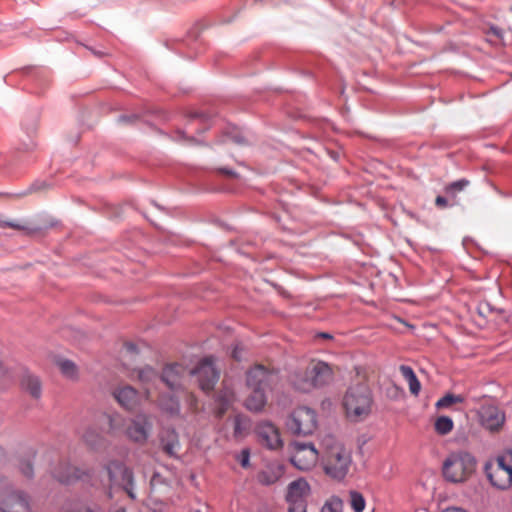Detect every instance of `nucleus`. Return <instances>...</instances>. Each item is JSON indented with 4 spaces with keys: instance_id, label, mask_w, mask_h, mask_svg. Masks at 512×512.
I'll use <instances>...</instances> for the list:
<instances>
[{
    "instance_id": "obj_25",
    "label": "nucleus",
    "mask_w": 512,
    "mask_h": 512,
    "mask_svg": "<svg viewBox=\"0 0 512 512\" xmlns=\"http://www.w3.org/2000/svg\"><path fill=\"white\" fill-rule=\"evenodd\" d=\"M99 421L108 423V425H109L108 431L109 432H117L123 426V419L117 413H114L111 415L103 413L100 415Z\"/></svg>"
},
{
    "instance_id": "obj_51",
    "label": "nucleus",
    "mask_w": 512,
    "mask_h": 512,
    "mask_svg": "<svg viewBox=\"0 0 512 512\" xmlns=\"http://www.w3.org/2000/svg\"><path fill=\"white\" fill-rule=\"evenodd\" d=\"M225 397H226V404L228 403V389L226 388V394H225Z\"/></svg>"
},
{
    "instance_id": "obj_35",
    "label": "nucleus",
    "mask_w": 512,
    "mask_h": 512,
    "mask_svg": "<svg viewBox=\"0 0 512 512\" xmlns=\"http://www.w3.org/2000/svg\"><path fill=\"white\" fill-rule=\"evenodd\" d=\"M235 459L243 468H248L250 466V450L248 448L242 449L240 453L236 454Z\"/></svg>"
},
{
    "instance_id": "obj_46",
    "label": "nucleus",
    "mask_w": 512,
    "mask_h": 512,
    "mask_svg": "<svg viewBox=\"0 0 512 512\" xmlns=\"http://www.w3.org/2000/svg\"><path fill=\"white\" fill-rule=\"evenodd\" d=\"M158 477L159 475L158 474H155L153 476V478L151 479V486L154 487V485L156 484V482L158 481Z\"/></svg>"
},
{
    "instance_id": "obj_36",
    "label": "nucleus",
    "mask_w": 512,
    "mask_h": 512,
    "mask_svg": "<svg viewBox=\"0 0 512 512\" xmlns=\"http://www.w3.org/2000/svg\"><path fill=\"white\" fill-rule=\"evenodd\" d=\"M324 509L330 512H341L342 501L339 498H334L325 504Z\"/></svg>"
},
{
    "instance_id": "obj_32",
    "label": "nucleus",
    "mask_w": 512,
    "mask_h": 512,
    "mask_svg": "<svg viewBox=\"0 0 512 512\" xmlns=\"http://www.w3.org/2000/svg\"><path fill=\"white\" fill-rule=\"evenodd\" d=\"M469 184V180L465 178L453 181L445 187V193L455 197L458 192L463 191Z\"/></svg>"
},
{
    "instance_id": "obj_52",
    "label": "nucleus",
    "mask_w": 512,
    "mask_h": 512,
    "mask_svg": "<svg viewBox=\"0 0 512 512\" xmlns=\"http://www.w3.org/2000/svg\"><path fill=\"white\" fill-rule=\"evenodd\" d=\"M116 512H126L124 508H119Z\"/></svg>"
},
{
    "instance_id": "obj_44",
    "label": "nucleus",
    "mask_w": 512,
    "mask_h": 512,
    "mask_svg": "<svg viewBox=\"0 0 512 512\" xmlns=\"http://www.w3.org/2000/svg\"><path fill=\"white\" fill-rule=\"evenodd\" d=\"M441 512H468V511L461 507L451 506V507H447V508L443 509Z\"/></svg>"
},
{
    "instance_id": "obj_27",
    "label": "nucleus",
    "mask_w": 512,
    "mask_h": 512,
    "mask_svg": "<svg viewBox=\"0 0 512 512\" xmlns=\"http://www.w3.org/2000/svg\"><path fill=\"white\" fill-rule=\"evenodd\" d=\"M57 366L61 371L62 375L69 379H75L77 377V366L70 360L59 359Z\"/></svg>"
},
{
    "instance_id": "obj_22",
    "label": "nucleus",
    "mask_w": 512,
    "mask_h": 512,
    "mask_svg": "<svg viewBox=\"0 0 512 512\" xmlns=\"http://www.w3.org/2000/svg\"><path fill=\"white\" fill-rule=\"evenodd\" d=\"M399 370L403 378L408 382L410 393L418 396L421 390V384L413 369L408 365H401Z\"/></svg>"
},
{
    "instance_id": "obj_4",
    "label": "nucleus",
    "mask_w": 512,
    "mask_h": 512,
    "mask_svg": "<svg viewBox=\"0 0 512 512\" xmlns=\"http://www.w3.org/2000/svg\"><path fill=\"white\" fill-rule=\"evenodd\" d=\"M476 467L474 456L466 451L451 453L443 463V475L452 483L464 481Z\"/></svg>"
},
{
    "instance_id": "obj_2",
    "label": "nucleus",
    "mask_w": 512,
    "mask_h": 512,
    "mask_svg": "<svg viewBox=\"0 0 512 512\" xmlns=\"http://www.w3.org/2000/svg\"><path fill=\"white\" fill-rule=\"evenodd\" d=\"M322 444L324 450L321 461L325 474L336 480L344 479L352 464L351 451L332 436L325 437Z\"/></svg>"
},
{
    "instance_id": "obj_50",
    "label": "nucleus",
    "mask_w": 512,
    "mask_h": 512,
    "mask_svg": "<svg viewBox=\"0 0 512 512\" xmlns=\"http://www.w3.org/2000/svg\"><path fill=\"white\" fill-rule=\"evenodd\" d=\"M222 411H223V407H222V403L220 402L219 403V408H218L219 414L222 413Z\"/></svg>"
},
{
    "instance_id": "obj_16",
    "label": "nucleus",
    "mask_w": 512,
    "mask_h": 512,
    "mask_svg": "<svg viewBox=\"0 0 512 512\" xmlns=\"http://www.w3.org/2000/svg\"><path fill=\"white\" fill-rule=\"evenodd\" d=\"M117 402L126 410L132 411L139 404L138 392L131 386H123L114 391Z\"/></svg>"
},
{
    "instance_id": "obj_30",
    "label": "nucleus",
    "mask_w": 512,
    "mask_h": 512,
    "mask_svg": "<svg viewBox=\"0 0 512 512\" xmlns=\"http://www.w3.org/2000/svg\"><path fill=\"white\" fill-rule=\"evenodd\" d=\"M138 378L143 384L154 383L158 380V373L152 367L146 366L138 371Z\"/></svg>"
},
{
    "instance_id": "obj_6",
    "label": "nucleus",
    "mask_w": 512,
    "mask_h": 512,
    "mask_svg": "<svg viewBox=\"0 0 512 512\" xmlns=\"http://www.w3.org/2000/svg\"><path fill=\"white\" fill-rule=\"evenodd\" d=\"M288 431L297 436L312 434L317 428V414L308 407L296 408L286 421Z\"/></svg>"
},
{
    "instance_id": "obj_20",
    "label": "nucleus",
    "mask_w": 512,
    "mask_h": 512,
    "mask_svg": "<svg viewBox=\"0 0 512 512\" xmlns=\"http://www.w3.org/2000/svg\"><path fill=\"white\" fill-rule=\"evenodd\" d=\"M292 385L301 392H309L314 389L311 376L309 374V366L304 371H297L292 375Z\"/></svg>"
},
{
    "instance_id": "obj_45",
    "label": "nucleus",
    "mask_w": 512,
    "mask_h": 512,
    "mask_svg": "<svg viewBox=\"0 0 512 512\" xmlns=\"http://www.w3.org/2000/svg\"><path fill=\"white\" fill-rule=\"evenodd\" d=\"M124 347L127 350V352H130V353H134L137 350L136 345L131 342L126 343Z\"/></svg>"
},
{
    "instance_id": "obj_38",
    "label": "nucleus",
    "mask_w": 512,
    "mask_h": 512,
    "mask_svg": "<svg viewBox=\"0 0 512 512\" xmlns=\"http://www.w3.org/2000/svg\"><path fill=\"white\" fill-rule=\"evenodd\" d=\"M10 383V375L0 363V389H4Z\"/></svg>"
},
{
    "instance_id": "obj_37",
    "label": "nucleus",
    "mask_w": 512,
    "mask_h": 512,
    "mask_svg": "<svg viewBox=\"0 0 512 512\" xmlns=\"http://www.w3.org/2000/svg\"><path fill=\"white\" fill-rule=\"evenodd\" d=\"M0 227L13 228L16 230H27L28 229L25 225H22L17 221H10V220H3V219H0Z\"/></svg>"
},
{
    "instance_id": "obj_53",
    "label": "nucleus",
    "mask_w": 512,
    "mask_h": 512,
    "mask_svg": "<svg viewBox=\"0 0 512 512\" xmlns=\"http://www.w3.org/2000/svg\"><path fill=\"white\" fill-rule=\"evenodd\" d=\"M493 32H494L496 35H499V33H498V30H497V29L493 28Z\"/></svg>"
},
{
    "instance_id": "obj_41",
    "label": "nucleus",
    "mask_w": 512,
    "mask_h": 512,
    "mask_svg": "<svg viewBox=\"0 0 512 512\" xmlns=\"http://www.w3.org/2000/svg\"><path fill=\"white\" fill-rule=\"evenodd\" d=\"M435 204H436V206H438L440 208H445L448 206V200L444 196L439 195L435 199Z\"/></svg>"
},
{
    "instance_id": "obj_1",
    "label": "nucleus",
    "mask_w": 512,
    "mask_h": 512,
    "mask_svg": "<svg viewBox=\"0 0 512 512\" xmlns=\"http://www.w3.org/2000/svg\"><path fill=\"white\" fill-rule=\"evenodd\" d=\"M279 375L276 371L263 365H255L247 372L246 384L251 390L244 401L247 410L258 413L267 404V392L278 383Z\"/></svg>"
},
{
    "instance_id": "obj_11",
    "label": "nucleus",
    "mask_w": 512,
    "mask_h": 512,
    "mask_svg": "<svg viewBox=\"0 0 512 512\" xmlns=\"http://www.w3.org/2000/svg\"><path fill=\"white\" fill-rule=\"evenodd\" d=\"M258 442L269 450L282 448L283 441L278 428L269 421H261L255 427Z\"/></svg>"
},
{
    "instance_id": "obj_42",
    "label": "nucleus",
    "mask_w": 512,
    "mask_h": 512,
    "mask_svg": "<svg viewBox=\"0 0 512 512\" xmlns=\"http://www.w3.org/2000/svg\"><path fill=\"white\" fill-rule=\"evenodd\" d=\"M288 512H307V506H288Z\"/></svg>"
},
{
    "instance_id": "obj_47",
    "label": "nucleus",
    "mask_w": 512,
    "mask_h": 512,
    "mask_svg": "<svg viewBox=\"0 0 512 512\" xmlns=\"http://www.w3.org/2000/svg\"><path fill=\"white\" fill-rule=\"evenodd\" d=\"M225 173H226V179H227L228 177H230V176H234V175H235L231 170H228L227 168H226V170H225Z\"/></svg>"
},
{
    "instance_id": "obj_43",
    "label": "nucleus",
    "mask_w": 512,
    "mask_h": 512,
    "mask_svg": "<svg viewBox=\"0 0 512 512\" xmlns=\"http://www.w3.org/2000/svg\"><path fill=\"white\" fill-rule=\"evenodd\" d=\"M29 141L28 143H24L22 149L25 151L32 150L35 147L34 141L31 139L30 135H28Z\"/></svg>"
},
{
    "instance_id": "obj_8",
    "label": "nucleus",
    "mask_w": 512,
    "mask_h": 512,
    "mask_svg": "<svg viewBox=\"0 0 512 512\" xmlns=\"http://www.w3.org/2000/svg\"><path fill=\"white\" fill-rule=\"evenodd\" d=\"M111 487L119 486L134 500V477L133 472L123 463L112 461L106 466Z\"/></svg>"
},
{
    "instance_id": "obj_49",
    "label": "nucleus",
    "mask_w": 512,
    "mask_h": 512,
    "mask_svg": "<svg viewBox=\"0 0 512 512\" xmlns=\"http://www.w3.org/2000/svg\"><path fill=\"white\" fill-rule=\"evenodd\" d=\"M129 118L127 116H120L119 117V120L120 121H127Z\"/></svg>"
},
{
    "instance_id": "obj_3",
    "label": "nucleus",
    "mask_w": 512,
    "mask_h": 512,
    "mask_svg": "<svg viewBox=\"0 0 512 512\" xmlns=\"http://www.w3.org/2000/svg\"><path fill=\"white\" fill-rule=\"evenodd\" d=\"M372 402L371 390L364 383L349 387L343 398L346 415L352 421L366 418L371 412Z\"/></svg>"
},
{
    "instance_id": "obj_18",
    "label": "nucleus",
    "mask_w": 512,
    "mask_h": 512,
    "mask_svg": "<svg viewBox=\"0 0 512 512\" xmlns=\"http://www.w3.org/2000/svg\"><path fill=\"white\" fill-rule=\"evenodd\" d=\"M85 473L80 469L72 467L69 463L64 462L53 471V476L61 483L70 484L77 480L83 479Z\"/></svg>"
},
{
    "instance_id": "obj_12",
    "label": "nucleus",
    "mask_w": 512,
    "mask_h": 512,
    "mask_svg": "<svg viewBox=\"0 0 512 512\" xmlns=\"http://www.w3.org/2000/svg\"><path fill=\"white\" fill-rule=\"evenodd\" d=\"M310 493L309 483L304 478H298L288 484L285 499L288 506H307Z\"/></svg>"
},
{
    "instance_id": "obj_19",
    "label": "nucleus",
    "mask_w": 512,
    "mask_h": 512,
    "mask_svg": "<svg viewBox=\"0 0 512 512\" xmlns=\"http://www.w3.org/2000/svg\"><path fill=\"white\" fill-rule=\"evenodd\" d=\"M284 468L279 464H271L260 471L257 475V481L262 485H272L276 483L283 475Z\"/></svg>"
},
{
    "instance_id": "obj_33",
    "label": "nucleus",
    "mask_w": 512,
    "mask_h": 512,
    "mask_svg": "<svg viewBox=\"0 0 512 512\" xmlns=\"http://www.w3.org/2000/svg\"><path fill=\"white\" fill-rule=\"evenodd\" d=\"M170 438L171 439H167V440L162 439L163 449L169 456L174 457V456H176V453L179 449L180 444L177 439V436L174 433H172L170 435Z\"/></svg>"
},
{
    "instance_id": "obj_24",
    "label": "nucleus",
    "mask_w": 512,
    "mask_h": 512,
    "mask_svg": "<svg viewBox=\"0 0 512 512\" xmlns=\"http://www.w3.org/2000/svg\"><path fill=\"white\" fill-rule=\"evenodd\" d=\"M161 409L171 415H176L180 411V403L174 395H161L159 398Z\"/></svg>"
},
{
    "instance_id": "obj_17",
    "label": "nucleus",
    "mask_w": 512,
    "mask_h": 512,
    "mask_svg": "<svg viewBox=\"0 0 512 512\" xmlns=\"http://www.w3.org/2000/svg\"><path fill=\"white\" fill-rule=\"evenodd\" d=\"M183 367L179 364L167 365L162 372L160 380L167 385L171 391H178L181 388V377Z\"/></svg>"
},
{
    "instance_id": "obj_13",
    "label": "nucleus",
    "mask_w": 512,
    "mask_h": 512,
    "mask_svg": "<svg viewBox=\"0 0 512 512\" xmlns=\"http://www.w3.org/2000/svg\"><path fill=\"white\" fill-rule=\"evenodd\" d=\"M480 420L485 429L497 432L504 425L505 414L497 406L486 405L481 408Z\"/></svg>"
},
{
    "instance_id": "obj_28",
    "label": "nucleus",
    "mask_w": 512,
    "mask_h": 512,
    "mask_svg": "<svg viewBox=\"0 0 512 512\" xmlns=\"http://www.w3.org/2000/svg\"><path fill=\"white\" fill-rule=\"evenodd\" d=\"M454 423L453 420L448 416H440L436 419L434 423L435 431L439 435H446L453 430Z\"/></svg>"
},
{
    "instance_id": "obj_5",
    "label": "nucleus",
    "mask_w": 512,
    "mask_h": 512,
    "mask_svg": "<svg viewBox=\"0 0 512 512\" xmlns=\"http://www.w3.org/2000/svg\"><path fill=\"white\" fill-rule=\"evenodd\" d=\"M491 484L500 490H506L512 485V450L499 455L495 462L485 467Z\"/></svg>"
},
{
    "instance_id": "obj_39",
    "label": "nucleus",
    "mask_w": 512,
    "mask_h": 512,
    "mask_svg": "<svg viewBox=\"0 0 512 512\" xmlns=\"http://www.w3.org/2000/svg\"><path fill=\"white\" fill-rule=\"evenodd\" d=\"M20 470L22 474L28 478L33 476V467L29 461H22L20 463Z\"/></svg>"
},
{
    "instance_id": "obj_26",
    "label": "nucleus",
    "mask_w": 512,
    "mask_h": 512,
    "mask_svg": "<svg viewBox=\"0 0 512 512\" xmlns=\"http://www.w3.org/2000/svg\"><path fill=\"white\" fill-rule=\"evenodd\" d=\"M464 401L465 397L462 395L446 393L436 402L435 406L437 409H447L450 408L453 404L463 403Z\"/></svg>"
},
{
    "instance_id": "obj_29",
    "label": "nucleus",
    "mask_w": 512,
    "mask_h": 512,
    "mask_svg": "<svg viewBox=\"0 0 512 512\" xmlns=\"http://www.w3.org/2000/svg\"><path fill=\"white\" fill-rule=\"evenodd\" d=\"M82 438L89 446L95 448L102 441V433L97 429L89 427L82 433Z\"/></svg>"
},
{
    "instance_id": "obj_34",
    "label": "nucleus",
    "mask_w": 512,
    "mask_h": 512,
    "mask_svg": "<svg viewBox=\"0 0 512 512\" xmlns=\"http://www.w3.org/2000/svg\"><path fill=\"white\" fill-rule=\"evenodd\" d=\"M349 496L350 505L354 512H362L366 503L363 495L357 491H351Z\"/></svg>"
},
{
    "instance_id": "obj_14",
    "label": "nucleus",
    "mask_w": 512,
    "mask_h": 512,
    "mask_svg": "<svg viewBox=\"0 0 512 512\" xmlns=\"http://www.w3.org/2000/svg\"><path fill=\"white\" fill-rule=\"evenodd\" d=\"M150 429L151 423L149 422L148 417L145 415H138L131 421L125 430V433L131 440L142 443L147 440Z\"/></svg>"
},
{
    "instance_id": "obj_54",
    "label": "nucleus",
    "mask_w": 512,
    "mask_h": 512,
    "mask_svg": "<svg viewBox=\"0 0 512 512\" xmlns=\"http://www.w3.org/2000/svg\"><path fill=\"white\" fill-rule=\"evenodd\" d=\"M85 512H94V511L88 508L85 510Z\"/></svg>"
},
{
    "instance_id": "obj_48",
    "label": "nucleus",
    "mask_w": 512,
    "mask_h": 512,
    "mask_svg": "<svg viewBox=\"0 0 512 512\" xmlns=\"http://www.w3.org/2000/svg\"><path fill=\"white\" fill-rule=\"evenodd\" d=\"M320 336L323 338H328V339L332 338V336L328 333H321Z\"/></svg>"
},
{
    "instance_id": "obj_15",
    "label": "nucleus",
    "mask_w": 512,
    "mask_h": 512,
    "mask_svg": "<svg viewBox=\"0 0 512 512\" xmlns=\"http://www.w3.org/2000/svg\"><path fill=\"white\" fill-rule=\"evenodd\" d=\"M309 374L314 384V388L328 384L333 378L331 367L322 361L311 363L309 366Z\"/></svg>"
},
{
    "instance_id": "obj_31",
    "label": "nucleus",
    "mask_w": 512,
    "mask_h": 512,
    "mask_svg": "<svg viewBox=\"0 0 512 512\" xmlns=\"http://www.w3.org/2000/svg\"><path fill=\"white\" fill-rule=\"evenodd\" d=\"M226 141L231 140L236 144H244L245 138L241 132L232 124L226 122Z\"/></svg>"
},
{
    "instance_id": "obj_9",
    "label": "nucleus",
    "mask_w": 512,
    "mask_h": 512,
    "mask_svg": "<svg viewBox=\"0 0 512 512\" xmlns=\"http://www.w3.org/2000/svg\"><path fill=\"white\" fill-rule=\"evenodd\" d=\"M191 374L197 378L200 389L207 394L213 391L219 380V372L216 370L212 358H206L199 362Z\"/></svg>"
},
{
    "instance_id": "obj_40",
    "label": "nucleus",
    "mask_w": 512,
    "mask_h": 512,
    "mask_svg": "<svg viewBox=\"0 0 512 512\" xmlns=\"http://www.w3.org/2000/svg\"><path fill=\"white\" fill-rule=\"evenodd\" d=\"M243 351H244L243 347H241L239 345L235 346L233 351H232V357L235 360L240 361L242 359Z\"/></svg>"
},
{
    "instance_id": "obj_21",
    "label": "nucleus",
    "mask_w": 512,
    "mask_h": 512,
    "mask_svg": "<svg viewBox=\"0 0 512 512\" xmlns=\"http://www.w3.org/2000/svg\"><path fill=\"white\" fill-rule=\"evenodd\" d=\"M251 429V420L248 416L238 414L233 419V435L235 438H244Z\"/></svg>"
},
{
    "instance_id": "obj_10",
    "label": "nucleus",
    "mask_w": 512,
    "mask_h": 512,
    "mask_svg": "<svg viewBox=\"0 0 512 512\" xmlns=\"http://www.w3.org/2000/svg\"><path fill=\"white\" fill-rule=\"evenodd\" d=\"M295 453L291 456V463L299 470L311 469L318 460V451L312 443H293Z\"/></svg>"
},
{
    "instance_id": "obj_23",
    "label": "nucleus",
    "mask_w": 512,
    "mask_h": 512,
    "mask_svg": "<svg viewBox=\"0 0 512 512\" xmlns=\"http://www.w3.org/2000/svg\"><path fill=\"white\" fill-rule=\"evenodd\" d=\"M21 385L22 388L29 392L32 397L36 399L40 398L42 390L38 377L31 374H25L22 377Z\"/></svg>"
},
{
    "instance_id": "obj_7",
    "label": "nucleus",
    "mask_w": 512,
    "mask_h": 512,
    "mask_svg": "<svg viewBox=\"0 0 512 512\" xmlns=\"http://www.w3.org/2000/svg\"><path fill=\"white\" fill-rule=\"evenodd\" d=\"M0 510L1 512H27L29 510L26 495L12 489L5 479H0Z\"/></svg>"
}]
</instances>
